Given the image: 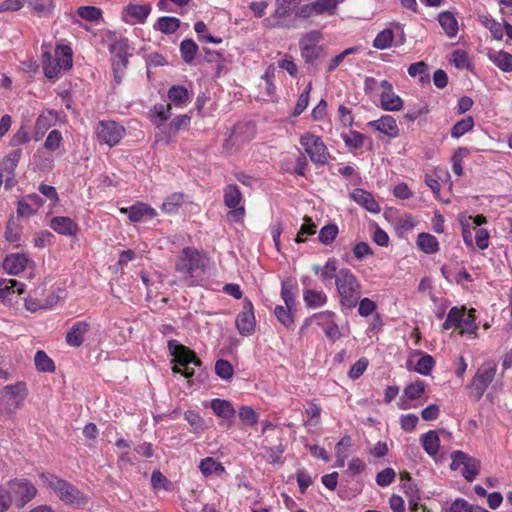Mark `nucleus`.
Masks as SVG:
<instances>
[{"label":"nucleus","instance_id":"obj_47","mask_svg":"<svg viewBox=\"0 0 512 512\" xmlns=\"http://www.w3.org/2000/svg\"><path fill=\"white\" fill-rule=\"evenodd\" d=\"M198 51V45L192 39H185L180 44V52L186 63H191Z\"/></svg>","mask_w":512,"mask_h":512},{"label":"nucleus","instance_id":"obj_21","mask_svg":"<svg viewBox=\"0 0 512 512\" xmlns=\"http://www.w3.org/2000/svg\"><path fill=\"white\" fill-rule=\"evenodd\" d=\"M91 325L87 321L75 322L66 333V342L71 347H80L89 334Z\"/></svg>","mask_w":512,"mask_h":512},{"label":"nucleus","instance_id":"obj_6","mask_svg":"<svg viewBox=\"0 0 512 512\" xmlns=\"http://www.w3.org/2000/svg\"><path fill=\"white\" fill-rule=\"evenodd\" d=\"M336 320L337 315L333 311H321L305 319L302 329L309 327L319 328L329 341L335 342L344 335Z\"/></svg>","mask_w":512,"mask_h":512},{"label":"nucleus","instance_id":"obj_48","mask_svg":"<svg viewBox=\"0 0 512 512\" xmlns=\"http://www.w3.org/2000/svg\"><path fill=\"white\" fill-rule=\"evenodd\" d=\"M474 127V120L471 116H467L454 124L451 129V136L453 138H460Z\"/></svg>","mask_w":512,"mask_h":512},{"label":"nucleus","instance_id":"obj_49","mask_svg":"<svg viewBox=\"0 0 512 512\" xmlns=\"http://www.w3.org/2000/svg\"><path fill=\"white\" fill-rule=\"evenodd\" d=\"M469 155L467 148H458L452 156V171L457 176L463 175V160Z\"/></svg>","mask_w":512,"mask_h":512},{"label":"nucleus","instance_id":"obj_3","mask_svg":"<svg viewBox=\"0 0 512 512\" xmlns=\"http://www.w3.org/2000/svg\"><path fill=\"white\" fill-rule=\"evenodd\" d=\"M39 477L42 484L52 489L65 504L79 507L87 502L86 496L71 483L49 473H41Z\"/></svg>","mask_w":512,"mask_h":512},{"label":"nucleus","instance_id":"obj_30","mask_svg":"<svg viewBox=\"0 0 512 512\" xmlns=\"http://www.w3.org/2000/svg\"><path fill=\"white\" fill-rule=\"evenodd\" d=\"M424 451L430 457H436L440 448V439L436 431L430 430L420 438Z\"/></svg>","mask_w":512,"mask_h":512},{"label":"nucleus","instance_id":"obj_10","mask_svg":"<svg viewBox=\"0 0 512 512\" xmlns=\"http://www.w3.org/2000/svg\"><path fill=\"white\" fill-rule=\"evenodd\" d=\"M300 144L313 163H328L330 153L320 136L307 132L300 137Z\"/></svg>","mask_w":512,"mask_h":512},{"label":"nucleus","instance_id":"obj_25","mask_svg":"<svg viewBox=\"0 0 512 512\" xmlns=\"http://www.w3.org/2000/svg\"><path fill=\"white\" fill-rule=\"evenodd\" d=\"M25 292V284L15 279L0 278V300L7 302L11 300V296L15 293L21 295Z\"/></svg>","mask_w":512,"mask_h":512},{"label":"nucleus","instance_id":"obj_13","mask_svg":"<svg viewBox=\"0 0 512 512\" xmlns=\"http://www.w3.org/2000/svg\"><path fill=\"white\" fill-rule=\"evenodd\" d=\"M96 139L100 144L116 146L125 135V128L115 121H100L95 128Z\"/></svg>","mask_w":512,"mask_h":512},{"label":"nucleus","instance_id":"obj_11","mask_svg":"<svg viewBox=\"0 0 512 512\" xmlns=\"http://www.w3.org/2000/svg\"><path fill=\"white\" fill-rule=\"evenodd\" d=\"M495 374L496 365L492 362H486L478 368L475 376L468 386L471 391V395L476 400H479L483 396L484 392L493 381Z\"/></svg>","mask_w":512,"mask_h":512},{"label":"nucleus","instance_id":"obj_18","mask_svg":"<svg viewBox=\"0 0 512 512\" xmlns=\"http://www.w3.org/2000/svg\"><path fill=\"white\" fill-rule=\"evenodd\" d=\"M380 103L385 111H399L403 107V100L394 92L392 84L387 80L380 82Z\"/></svg>","mask_w":512,"mask_h":512},{"label":"nucleus","instance_id":"obj_62","mask_svg":"<svg viewBox=\"0 0 512 512\" xmlns=\"http://www.w3.org/2000/svg\"><path fill=\"white\" fill-rule=\"evenodd\" d=\"M312 90V85L309 83L304 91L300 94L296 106L294 108L293 115L299 116L308 106L309 104V98H310V92Z\"/></svg>","mask_w":512,"mask_h":512},{"label":"nucleus","instance_id":"obj_5","mask_svg":"<svg viewBox=\"0 0 512 512\" xmlns=\"http://www.w3.org/2000/svg\"><path fill=\"white\" fill-rule=\"evenodd\" d=\"M27 396V387L24 382L6 385L0 391V418L12 416L22 405Z\"/></svg>","mask_w":512,"mask_h":512},{"label":"nucleus","instance_id":"obj_60","mask_svg":"<svg viewBox=\"0 0 512 512\" xmlns=\"http://www.w3.org/2000/svg\"><path fill=\"white\" fill-rule=\"evenodd\" d=\"M30 141V135L27 127L21 125L18 130L12 135L9 146L17 147L19 145L27 144Z\"/></svg>","mask_w":512,"mask_h":512},{"label":"nucleus","instance_id":"obj_61","mask_svg":"<svg viewBox=\"0 0 512 512\" xmlns=\"http://www.w3.org/2000/svg\"><path fill=\"white\" fill-rule=\"evenodd\" d=\"M461 328L460 333H468L473 334L477 330V325L475 323V310L471 309L469 310V313L462 317L461 325L459 326Z\"/></svg>","mask_w":512,"mask_h":512},{"label":"nucleus","instance_id":"obj_52","mask_svg":"<svg viewBox=\"0 0 512 512\" xmlns=\"http://www.w3.org/2000/svg\"><path fill=\"white\" fill-rule=\"evenodd\" d=\"M77 14L86 21L97 22L102 17V10L96 6H81L78 8Z\"/></svg>","mask_w":512,"mask_h":512},{"label":"nucleus","instance_id":"obj_63","mask_svg":"<svg viewBox=\"0 0 512 512\" xmlns=\"http://www.w3.org/2000/svg\"><path fill=\"white\" fill-rule=\"evenodd\" d=\"M295 287L290 282H283L281 287V297L288 307H295Z\"/></svg>","mask_w":512,"mask_h":512},{"label":"nucleus","instance_id":"obj_38","mask_svg":"<svg viewBox=\"0 0 512 512\" xmlns=\"http://www.w3.org/2000/svg\"><path fill=\"white\" fill-rule=\"evenodd\" d=\"M152 122L156 127H160L171 116V106L164 104H157L151 110Z\"/></svg>","mask_w":512,"mask_h":512},{"label":"nucleus","instance_id":"obj_51","mask_svg":"<svg viewBox=\"0 0 512 512\" xmlns=\"http://www.w3.org/2000/svg\"><path fill=\"white\" fill-rule=\"evenodd\" d=\"M351 445V438L349 436L343 437L336 444V465L337 467H343L347 458V451Z\"/></svg>","mask_w":512,"mask_h":512},{"label":"nucleus","instance_id":"obj_43","mask_svg":"<svg viewBox=\"0 0 512 512\" xmlns=\"http://www.w3.org/2000/svg\"><path fill=\"white\" fill-rule=\"evenodd\" d=\"M57 120V114L53 111H44L41 113L35 122V130L40 133L46 132L51 126L55 124Z\"/></svg>","mask_w":512,"mask_h":512},{"label":"nucleus","instance_id":"obj_7","mask_svg":"<svg viewBox=\"0 0 512 512\" xmlns=\"http://www.w3.org/2000/svg\"><path fill=\"white\" fill-rule=\"evenodd\" d=\"M322 40L323 34L319 30H311L300 36V55L306 64L317 65L324 54V46L321 44Z\"/></svg>","mask_w":512,"mask_h":512},{"label":"nucleus","instance_id":"obj_23","mask_svg":"<svg viewBox=\"0 0 512 512\" xmlns=\"http://www.w3.org/2000/svg\"><path fill=\"white\" fill-rule=\"evenodd\" d=\"M30 259L24 253H11L3 260V270L9 275H18L25 270Z\"/></svg>","mask_w":512,"mask_h":512},{"label":"nucleus","instance_id":"obj_17","mask_svg":"<svg viewBox=\"0 0 512 512\" xmlns=\"http://www.w3.org/2000/svg\"><path fill=\"white\" fill-rule=\"evenodd\" d=\"M255 324L253 305L250 300L245 299L243 310L237 315L235 320L236 328L241 335L248 336L253 333Z\"/></svg>","mask_w":512,"mask_h":512},{"label":"nucleus","instance_id":"obj_53","mask_svg":"<svg viewBox=\"0 0 512 512\" xmlns=\"http://www.w3.org/2000/svg\"><path fill=\"white\" fill-rule=\"evenodd\" d=\"M464 313V308L459 309L457 307H453L450 309L447 318L445 322L443 323L442 327L444 330H449L452 327H459L462 322V317Z\"/></svg>","mask_w":512,"mask_h":512},{"label":"nucleus","instance_id":"obj_35","mask_svg":"<svg viewBox=\"0 0 512 512\" xmlns=\"http://www.w3.org/2000/svg\"><path fill=\"white\" fill-rule=\"evenodd\" d=\"M199 469L204 476H211L213 474L221 475L225 472L224 466L211 457L201 460Z\"/></svg>","mask_w":512,"mask_h":512},{"label":"nucleus","instance_id":"obj_56","mask_svg":"<svg viewBox=\"0 0 512 512\" xmlns=\"http://www.w3.org/2000/svg\"><path fill=\"white\" fill-rule=\"evenodd\" d=\"M239 419L244 425L253 426L258 422V414L251 406H241L239 409Z\"/></svg>","mask_w":512,"mask_h":512},{"label":"nucleus","instance_id":"obj_9","mask_svg":"<svg viewBox=\"0 0 512 512\" xmlns=\"http://www.w3.org/2000/svg\"><path fill=\"white\" fill-rule=\"evenodd\" d=\"M168 350L176 362L181 367H184L183 376L191 378L194 375V370L189 367V364L200 366L201 361L197 358L195 352L190 348L182 345L177 340L168 341Z\"/></svg>","mask_w":512,"mask_h":512},{"label":"nucleus","instance_id":"obj_45","mask_svg":"<svg viewBox=\"0 0 512 512\" xmlns=\"http://www.w3.org/2000/svg\"><path fill=\"white\" fill-rule=\"evenodd\" d=\"M21 156L22 151L20 149L13 150L5 155L2 161L3 171L13 176Z\"/></svg>","mask_w":512,"mask_h":512},{"label":"nucleus","instance_id":"obj_58","mask_svg":"<svg viewBox=\"0 0 512 512\" xmlns=\"http://www.w3.org/2000/svg\"><path fill=\"white\" fill-rule=\"evenodd\" d=\"M448 512H489L479 506L473 508L466 500L458 498L450 506Z\"/></svg>","mask_w":512,"mask_h":512},{"label":"nucleus","instance_id":"obj_50","mask_svg":"<svg viewBox=\"0 0 512 512\" xmlns=\"http://www.w3.org/2000/svg\"><path fill=\"white\" fill-rule=\"evenodd\" d=\"M425 390L426 384L421 380H417L405 387L404 396L409 400H417L424 394Z\"/></svg>","mask_w":512,"mask_h":512},{"label":"nucleus","instance_id":"obj_14","mask_svg":"<svg viewBox=\"0 0 512 512\" xmlns=\"http://www.w3.org/2000/svg\"><path fill=\"white\" fill-rule=\"evenodd\" d=\"M344 0H315L313 2L302 5L296 11V17L307 19L322 14L334 15L339 4Z\"/></svg>","mask_w":512,"mask_h":512},{"label":"nucleus","instance_id":"obj_16","mask_svg":"<svg viewBox=\"0 0 512 512\" xmlns=\"http://www.w3.org/2000/svg\"><path fill=\"white\" fill-rule=\"evenodd\" d=\"M152 11L151 4H135L129 3L126 5L121 13L123 22L129 25L143 24Z\"/></svg>","mask_w":512,"mask_h":512},{"label":"nucleus","instance_id":"obj_29","mask_svg":"<svg viewBox=\"0 0 512 512\" xmlns=\"http://www.w3.org/2000/svg\"><path fill=\"white\" fill-rule=\"evenodd\" d=\"M43 148L55 156H61L64 153L62 133L56 129L51 130L44 141Z\"/></svg>","mask_w":512,"mask_h":512},{"label":"nucleus","instance_id":"obj_59","mask_svg":"<svg viewBox=\"0 0 512 512\" xmlns=\"http://www.w3.org/2000/svg\"><path fill=\"white\" fill-rule=\"evenodd\" d=\"M215 373L224 380H230L233 377V366L224 359H219L215 363Z\"/></svg>","mask_w":512,"mask_h":512},{"label":"nucleus","instance_id":"obj_36","mask_svg":"<svg viewBox=\"0 0 512 512\" xmlns=\"http://www.w3.org/2000/svg\"><path fill=\"white\" fill-rule=\"evenodd\" d=\"M28 4L38 17H47L54 10V0H29Z\"/></svg>","mask_w":512,"mask_h":512},{"label":"nucleus","instance_id":"obj_26","mask_svg":"<svg viewBox=\"0 0 512 512\" xmlns=\"http://www.w3.org/2000/svg\"><path fill=\"white\" fill-rule=\"evenodd\" d=\"M55 155L52 152L42 148L37 149L33 155L32 164L34 170L50 171L54 167Z\"/></svg>","mask_w":512,"mask_h":512},{"label":"nucleus","instance_id":"obj_57","mask_svg":"<svg viewBox=\"0 0 512 512\" xmlns=\"http://www.w3.org/2000/svg\"><path fill=\"white\" fill-rule=\"evenodd\" d=\"M2 235L8 244L15 247L19 246V242L21 240L20 226H5Z\"/></svg>","mask_w":512,"mask_h":512},{"label":"nucleus","instance_id":"obj_19","mask_svg":"<svg viewBox=\"0 0 512 512\" xmlns=\"http://www.w3.org/2000/svg\"><path fill=\"white\" fill-rule=\"evenodd\" d=\"M489 237V233L485 229L478 226H464L463 239L469 247H473L475 242L479 249L484 250L489 245Z\"/></svg>","mask_w":512,"mask_h":512},{"label":"nucleus","instance_id":"obj_22","mask_svg":"<svg viewBox=\"0 0 512 512\" xmlns=\"http://www.w3.org/2000/svg\"><path fill=\"white\" fill-rule=\"evenodd\" d=\"M367 126L389 138H396L399 135L396 119L391 115H383L377 120L368 122Z\"/></svg>","mask_w":512,"mask_h":512},{"label":"nucleus","instance_id":"obj_2","mask_svg":"<svg viewBox=\"0 0 512 512\" xmlns=\"http://www.w3.org/2000/svg\"><path fill=\"white\" fill-rule=\"evenodd\" d=\"M335 287L341 306L354 308L361 297L362 286L354 273L348 268H341L336 277Z\"/></svg>","mask_w":512,"mask_h":512},{"label":"nucleus","instance_id":"obj_46","mask_svg":"<svg viewBox=\"0 0 512 512\" xmlns=\"http://www.w3.org/2000/svg\"><path fill=\"white\" fill-rule=\"evenodd\" d=\"M490 59L492 62L502 71L511 72L512 71V54L506 51H498L493 54Z\"/></svg>","mask_w":512,"mask_h":512},{"label":"nucleus","instance_id":"obj_39","mask_svg":"<svg viewBox=\"0 0 512 512\" xmlns=\"http://www.w3.org/2000/svg\"><path fill=\"white\" fill-rule=\"evenodd\" d=\"M417 245L423 252L427 254L435 253L439 249L437 239L433 235L426 233L419 234Z\"/></svg>","mask_w":512,"mask_h":512},{"label":"nucleus","instance_id":"obj_31","mask_svg":"<svg viewBox=\"0 0 512 512\" xmlns=\"http://www.w3.org/2000/svg\"><path fill=\"white\" fill-rule=\"evenodd\" d=\"M303 300L308 308L317 309L327 303V295L322 290L306 289L303 291Z\"/></svg>","mask_w":512,"mask_h":512},{"label":"nucleus","instance_id":"obj_12","mask_svg":"<svg viewBox=\"0 0 512 512\" xmlns=\"http://www.w3.org/2000/svg\"><path fill=\"white\" fill-rule=\"evenodd\" d=\"M450 468L451 470L461 469L462 476L468 482H472L479 474L480 462L463 451L457 450L451 454Z\"/></svg>","mask_w":512,"mask_h":512},{"label":"nucleus","instance_id":"obj_8","mask_svg":"<svg viewBox=\"0 0 512 512\" xmlns=\"http://www.w3.org/2000/svg\"><path fill=\"white\" fill-rule=\"evenodd\" d=\"M6 488L11 497V503L14 502L19 508L24 507L37 495V488L26 478L12 479L7 483Z\"/></svg>","mask_w":512,"mask_h":512},{"label":"nucleus","instance_id":"obj_32","mask_svg":"<svg viewBox=\"0 0 512 512\" xmlns=\"http://www.w3.org/2000/svg\"><path fill=\"white\" fill-rule=\"evenodd\" d=\"M438 22L449 38H453L457 35L459 29L458 21L451 12H441L438 15Z\"/></svg>","mask_w":512,"mask_h":512},{"label":"nucleus","instance_id":"obj_55","mask_svg":"<svg viewBox=\"0 0 512 512\" xmlns=\"http://www.w3.org/2000/svg\"><path fill=\"white\" fill-rule=\"evenodd\" d=\"M481 23L487 28L496 40H502L504 24L499 23L491 17L484 16Z\"/></svg>","mask_w":512,"mask_h":512},{"label":"nucleus","instance_id":"obj_27","mask_svg":"<svg viewBox=\"0 0 512 512\" xmlns=\"http://www.w3.org/2000/svg\"><path fill=\"white\" fill-rule=\"evenodd\" d=\"M351 197L356 203L362 205L369 212L378 213L380 211V207L373 195L363 189H354L351 193Z\"/></svg>","mask_w":512,"mask_h":512},{"label":"nucleus","instance_id":"obj_24","mask_svg":"<svg viewBox=\"0 0 512 512\" xmlns=\"http://www.w3.org/2000/svg\"><path fill=\"white\" fill-rule=\"evenodd\" d=\"M339 268V262L336 258L331 257L329 258L326 263L321 265H314L312 267V270L315 272L316 275L319 276V279L326 283L328 281H331L334 279L336 281V277L338 276Z\"/></svg>","mask_w":512,"mask_h":512},{"label":"nucleus","instance_id":"obj_33","mask_svg":"<svg viewBox=\"0 0 512 512\" xmlns=\"http://www.w3.org/2000/svg\"><path fill=\"white\" fill-rule=\"evenodd\" d=\"M210 408L218 417L223 419H231L235 415V409L228 400L212 399L210 401Z\"/></svg>","mask_w":512,"mask_h":512},{"label":"nucleus","instance_id":"obj_42","mask_svg":"<svg viewBox=\"0 0 512 512\" xmlns=\"http://www.w3.org/2000/svg\"><path fill=\"white\" fill-rule=\"evenodd\" d=\"M394 40V33L391 28L380 31L373 40V47L379 50L390 48Z\"/></svg>","mask_w":512,"mask_h":512},{"label":"nucleus","instance_id":"obj_54","mask_svg":"<svg viewBox=\"0 0 512 512\" xmlns=\"http://www.w3.org/2000/svg\"><path fill=\"white\" fill-rule=\"evenodd\" d=\"M434 365L435 361L433 357L431 355L425 354L417 361L416 365L413 367V371L427 376L431 374Z\"/></svg>","mask_w":512,"mask_h":512},{"label":"nucleus","instance_id":"obj_41","mask_svg":"<svg viewBox=\"0 0 512 512\" xmlns=\"http://www.w3.org/2000/svg\"><path fill=\"white\" fill-rule=\"evenodd\" d=\"M295 307H288L287 305H277L274 309V315L278 321L285 326L290 328L294 323L293 310Z\"/></svg>","mask_w":512,"mask_h":512},{"label":"nucleus","instance_id":"obj_40","mask_svg":"<svg viewBox=\"0 0 512 512\" xmlns=\"http://www.w3.org/2000/svg\"><path fill=\"white\" fill-rule=\"evenodd\" d=\"M36 369L40 372L51 373L55 371L53 360L42 350L36 352L34 357Z\"/></svg>","mask_w":512,"mask_h":512},{"label":"nucleus","instance_id":"obj_64","mask_svg":"<svg viewBox=\"0 0 512 512\" xmlns=\"http://www.w3.org/2000/svg\"><path fill=\"white\" fill-rule=\"evenodd\" d=\"M450 62L460 69H466L470 65L468 54L464 50H455L451 54Z\"/></svg>","mask_w":512,"mask_h":512},{"label":"nucleus","instance_id":"obj_1","mask_svg":"<svg viewBox=\"0 0 512 512\" xmlns=\"http://www.w3.org/2000/svg\"><path fill=\"white\" fill-rule=\"evenodd\" d=\"M206 266L204 253L194 247H185L181 250L175 263V271L179 279L188 286L193 285V278L203 272Z\"/></svg>","mask_w":512,"mask_h":512},{"label":"nucleus","instance_id":"obj_44","mask_svg":"<svg viewBox=\"0 0 512 512\" xmlns=\"http://www.w3.org/2000/svg\"><path fill=\"white\" fill-rule=\"evenodd\" d=\"M341 138L345 145L350 149H360L364 145L365 136L354 130H350L346 133H341Z\"/></svg>","mask_w":512,"mask_h":512},{"label":"nucleus","instance_id":"obj_4","mask_svg":"<svg viewBox=\"0 0 512 512\" xmlns=\"http://www.w3.org/2000/svg\"><path fill=\"white\" fill-rule=\"evenodd\" d=\"M72 49L68 45H57L55 55L43 53V72L49 79H58L61 70H69L73 65Z\"/></svg>","mask_w":512,"mask_h":512},{"label":"nucleus","instance_id":"obj_37","mask_svg":"<svg viewBox=\"0 0 512 512\" xmlns=\"http://www.w3.org/2000/svg\"><path fill=\"white\" fill-rule=\"evenodd\" d=\"M168 98L176 106L182 107L189 101V92L183 86L174 85L168 90Z\"/></svg>","mask_w":512,"mask_h":512},{"label":"nucleus","instance_id":"obj_28","mask_svg":"<svg viewBox=\"0 0 512 512\" xmlns=\"http://www.w3.org/2000/svg\"><path fill=\"white\" fill-rule=\"evenodd\" d=\"M186 201L187 197L183 193H172L164 199L161 205V210L165 214H176L179 212L181 207L186 203Z\"/></svg>","mask_w":512,"mask_h":512},{"label":"nucleus","instance_id":"obj_15","mask_svg":"<svg viewBox=\"0 0 512 512\" xmlns=\"http://www.w3.org/2000/svg\"><path fill=\"white\" fill-rule=\"evenodd\" d=\"M242 195L236 185H228L224 189V203L230 209L227 214L228 221L241 222L243 221L245 210L241 206Z\"/></svg>","mask_w":512,"mask_h":512},{"label":"nucleus","instance_id":"obj_20","mask_svg":"<svg viewBox=\"0 0 512 512\" xmlns=\"http://www.w3.org/2000/svg\"><path fill=\"white\" fill-rule=\"evenodd\" d=\"M121 212L128 213V218L131 222L153 220L158 215L153 207L144 202H137L129 208H122Z\"/></svg>","mask_w":512,"mask_h":512},{"label":"nucleus","instance_id":"obj_34","mask_svg":"<svg viewBox=\"0 0 512 512\" xmlns=\"http://www.w3.org/2000/svg\"><path fill=\"white\" fill-rule=\"evenodd\" d=\"M180 24V20L176 17L163 16L158 18L153 27L163 34H173L179 29Z\"/></svg>","mask_w":512,"mask_h":512}]
</instances>
